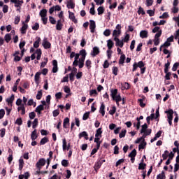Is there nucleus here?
Returning a JSON list of instances; mask_svg holds the SVG:
<instances>
[{"label": "nucleus", "instance_id": "nucleus-1", "mask_svg": "<svg viewBox=\"0 0 179 179\" xmlns=\"http://www.w3.org/2000/svg\"><path fill=\"white\" fill-rule=\"evenodd\" d=\"M110 96L112 97L113 100L116 101L117 106H120V101L122 100V98H121V95L118 94V90L117 89L110 90Z\"/></svg>", "mask_w": 179, "mask_h": 179}, {"label": "nucleus", "instance_id": "nucleus-2", "mask_svg": "<svg viewBox=\"0 0 179 179\" xmlns=\"http://www.w3.org/2000/svg\"><path fill=\"white\" fill-rule=\"evenodd\" d=\"M165 114H167L168 122L169 125H173V114H174V110L173 109H169L165 111Z\"/></svg>", "mask_w": 179, "mask_h": 179}, {"label": "nucleus", "instance_id": "nucleus-3", "mask_svg": "<svg viewBox=\"0 0 179 179\" xmlns=\"http://www.w3.org/2000/svg\"><path fill=\"white\" fill-rule=\"evenodd\" d=\"M42 45L45 50H48V48H51V43L48 41L47 38H44L42 42Z\"/></svg>", "mask_w": 179, "mask_h": 179}, {"label": "nucleus", "instance_id": "nucleus-4", "mask_svg": "<svg viewBox=\"0 0 179 179\" xmlns=\"http://www.w3.org/2000/svg\"><path fill=\"white\" fill-rule=\"evenodd\" d=\"M99 54H100V49L99 47H94L92 51L90 53V55H92V57H96V55H99Z\"/></svg>", "mask_w": 179, "mask_h": 179}, {"label": "nucleus", "instance_id": "nucleus-5", "mask_svg": "<svg viewBox=\"0 0 179 179\" xmlns=\"http://www.w3.org/2000/svg\"><path fill=\"white\" fill-rule=\"evenodd\" d=\"M52 72L57 73L58 72V62H57V60L52 61Z\"/></svg>", "mask_w": 179, "mask_h": 179}, {"label": "nucleus", "instance_id": "nucleus-6", "mask_svg": "<svg viewBox=\"0 0 179 179\" xmlns=\"http://www.w3.org/2000/svg\"><path fill=\"white\" fill-rule=\"evenodd\" d=\"M62 148H63V150H69V149H71V143H69L68 145L66 144V139L64 138L62 140Z\"/></svg>", "mask_w": 179, "mask_h": 179}, {"label": "nucleus", "instance_id": "nucleus-7", "mask_svg": "<svg viewBox=\"0 0 179 179\" xmlns=\"http://www.w3.org/2000/svg\"><path fill=\"white\" fill-rule=\"evenodd\" d=\"M45 159H40L38 160V162L36 163V167L37 169H41V167H43V166H45Z\"/></svg>", "mask_w": 179, "mask_h": 179}, {"label": "nucleus", "instance_id": "nucleus-8", "mask_svg": "<svg viewBox=\"0 0 179 179\" xmlns=\"http://www.w3.org/2000/svg\"><path fill=\"white\" fill-rule=\"evenodd\" d=\"M66 6L68 9H75V2L73 0H69L67 1Z\"/></svg>", "mask_w": 179, "mask_h": 179}, {"label": "nucleus", "instance_id": "nucleus-9", "mask_svg": "<svg viewBox=\"0 0 179 179\" xmlns=\"http://www.w3.org/2000/svg\"><path fill=\"white\" fill-rule=\"evenodd\" d=\"M29 28V25L24 22H22V27L20 29L22 34H26V31Z\"/></svg>", "mask_w": 179, "mask_h": 179}, {"label": "nucleus", "instance_id": "nucleus-10", "mask_svg": "<svg viewBox=\"0 0 179 179\" xmlns=\"http://www.w3.org/2000/svg\"><path fill=\"white\" fill-rule=\"evenodd\" d=\"M114 41L116 43V45L120 47V48H122V47H124V41H120L118 38H114Z\"/></svg>", "mask_w": 179, "mask_h": 179}, {"label": "nucleus", "instance_id": "nucleus-11", "mask_svg": "<svg viewBox=\"0 0 179 179\" xmlns=\"http://www.w3.org/2000/svg\"><path fill=\"white\" fill-rule=\"evenodd\" d=\"M69 19H71V20H72V22H73V23H78V20L75 17V13L69 11Z\"/></svg>", "mask_w": 179, "mask_h": 179}, {"label": "nucleus", "instance_id": "nucleus-12", "mask_svg": "<svg viewBox=\"0 0 179 179\" xmlns=\"http://www.w3.org/2000/svg\"><path fill=\"white\" fill-rule=\"evenodd\" d=\"M80 54L79 53H76L75 55V58H74V61L73 62V66H78V64H79V57H80Z\"/></svg>", "mask_w": 179, "mask_h": 179}, {"label": "nucleus", "instance_id": "nucleus-13", "mask_svg": "<svg viewBox=\"0 0 179 179\" xmlns=\"http://www.w3.org/2000/svg\"><path fill=\"white\" fill-rule=\"evenodd\" d=\"M40 43H41V38L37 36L36 38V41L34 43V48H38V47H40Z\"/></svg>", "mask_w": 179, "mask_h": 179}, {"label": "nucleus", "instance_id": "nucleus-14", "mask_svg": "<svg viewBox=\"0 0 179 179\" xmlns=\"http://www.w3.org/2000/svg\"><path fill=\"white\" fill-rule=\"evenodd\" d=\"M90 29L91 33H94V29H96V22L94 20H90Z\"/></svg>", "mask_w": 179, "mask_h": 179}, {"label": "nucleus", "instance_id": "nucleus-15", "mask_svg": "<svg viewBox=\"0 0 179 179\" xmlns=\"http://www.w3.org/2000/svg\"><path fill=\"white\" fill-rule=\"evenodd\" d=\"M13 100H15L14 94H12L9 98L6 99L8 106H10V107H12V104L13 103Z\"/></svg>", "mask_w": 179, "mask_h": 179}, {"label": "nucleus", "instance_id": "nucleus-16", "mask_svg": "<svg viewBox=\"0 0 179 179\" xmlns=\"http://www.w3.org/2000/svg\"><path fill=\"white\" fill-rule=\"evenodd\" d=\"M38 137V136H37V130L34 129L31 134V141H36V139H37V138Z\"/></svg>", "mask_w": 179, "mask_h": 179}, {"label": "nucleus", "instance_id": "nucleus-17", "mask_svg": "<svg viewBox=\"0 0 179 179\" xmlns=\"http://www.w3.org/2000/svg\"><path fill=\"white\" fill-rule=\"evenodd\" d=\"M44 110V106L43 105H39L38 106L36 107L35 111L36 113H38V115H40L41 114V111Z\"/></svg>", "mask_w": 179, "mask_h": 179}, {"label": "nucleus", "instance_id": "nucleus-18", "mask_svg": "<svg viewBox=\"0 0 179 179\" xmlns=\"http://www.w3.org/2000/svg\"><path fill=\"white\" fill-rule=\"evenodd\" d=\"M146 141H145V140H141V143L138 145L139 150H141V149H145L146 148Z\"/></svg>", "mask_w": 179, "mask_h": 179}, {"label": "nucleus", "instance_id": "nucleus-19", "mask_svg": "<svg viewBox=\"0 0 179 179\" xmlns=\"http://www.w3.org/2000/svg\"><path fill=\"white\" fill-rule=\"evenodd\" d=\"M120 34H121V31L117 30V29L113 30V36L114 38H118Z\"/></svg>", "mask_w": 179, "mask_h": 179}, {"label": "nucleus", "instance_id": "nucleus-20", "mask_svg": "<svg viewBox=\"0 0 179 179\" xmlns=\"http://www.w3.org/2000/svg\"><path fill=\"white\" fill-rule=\"evenodd\" d=\"M140 37L141 38H148V31L143 30L140 32Z\"/></svg>", "mask_w": 179, "mask_h": 179}, {"label": "nucleus", "instance_id": "nucleus-21", "mask_svg": "<svg viewBox=\"0 0 179 179\" xmlns=\"http://www.w3.org/2000/svg\"><path fill=\"white\" fill-rule=\"evenodd\" d=\"M146 136H148V134H146L145 133H143L142 137L138 138L136 140L135 143H141V141H145V138H146Z\"/></svg>", "mask_w": 179, "mask_h": 179}, {"label": "nucleus", "instance_id": "nucleus-22", "mask_svg": "<svg viewBox=\"0 0 179 179\" xmlns=\"http://www.w3.org/2000/svg\"><path fill=\"white\" fill-rule=\"evenodd\" d=\"M106 108V106H104V103H101L99 109V112L101 113L102 117H104V115L106 114V111L104 109Z\"/></svg>", "mask_w": 179, "mask_h": 179}, {"label": "nucleus", "instance_id": "nucleus-23", "mask_svg": "<svg viewBox=\"0 0 179 179\" xmlns=\"http://www.w3.org/2000/svg\"><path fill=\"white\" fill-rule=\"evenodd\" d=\"M12 3H15V8H22V5H23L24 1L23 0H21L16 2H12Z\"/></svg>", "mask_w": 179, "mask_h": 179}, {"label": "nucleus", "instance_id": "nucleus-24", "mask_svg": "<svg viewBox=\"0 0 179 179\" xmlns=\"http://www.w3.org/2000/svg\"><path fill=\"white\" fill-rule=\"evenodd\" d=\"M24 166V161L23 159L20 158L19 159V170L22 171L23 170V167Z\"/></svg>", "mask_w": 179, "mask_h": 179}, {"label": "nucleus", "instance_id": "nucleus-25", "mask_svg": "<svg viewBox=\"0 0 179 179\" xmlns=\"http://www.w3.org/2000/svg\"><path fill=\"white\" fill-rule=\"evenodd\" d=\"M63 127H64V128H68L69 127V118L66 117L64 120Z\"/></svg>", "mask_w": 179, "mask_h": 179}, {"label": "nucleus", "instance_id": "nucleus-26", "mask_svg": "<svg viewBox=\"0 0 179 179\" xmlns=\"http://www.w3.org/2000/svg\"><path fill=\"white\" fill-rule=\"evenodd\" d=\"M101 134H103V131H101V128H99L96 130V134H95V137L96 138H101Z\"/></svg>", "mask_w": 179, "mask_h": 179}, {"label": "nucleus", "instance_id": "nucleus-27", "mask_svg": "<svg viewBox=\"0 0 179 179\" xmlns=\"http://www.w3.org/2000/svg\"><path fill=\"white\" fill-rule=\"evenodd\" d=\"M36 54L37 55L36 59H37L38 61H40V59H41V54H42V52H41V49H38V50H36Z\"/></svg>", "mask_w": 179, "mask_h": 179}, {"label": "nucleus", "instance_id": "nucleus-28", "mask_svg": "<svg viewBox=\"0 0 179 179\" xmlns=\"http://www.w3.org/2000/svg\"><path fill=\"white\" fill-rule=\"evenodd\" d=\"M88 135H87V133L86 131H83L81 133H80L79 134V138H85V139L87 140L88 138H87Z\"/></svg>", "mask_w": 179, "mask_h": 179}, {"label": "nucleus", "instance_id": "nucleus-29", "mask_svg": "<svg viewBox=\"0 0 179 179\" xmlns=\"http://www.w3.org/2000/svg\"><path fill=\"white\" fill-rule=\"evenodd\" d=\"M99 141H100V137H95L94 142L95 143H96L97 149H100V144L101 143V142H100Z\"/></svg>", "mask_w": 179, "mask_h": 179}, {"label": "nucleus", "instance_id": "nucleus-30", "mask_svg": "<svg viewBox=\"0 0 179 179\" xmlns=\"http://www.w3.org/2000/svg\"><path fill=\"white\" fill-rule=\"evenodd\" d=\"M4 40L6 41V43H9L10 40H12V36H10V34H7L4 36Z\"/></svg>", "mask_w": 179, "mask_h": 179}, {"label": "nucleus", "instance_id": "nucleus-31", "mask_svg": "<svg viewBox=\"0 0 179 179\" xmlns=\"http://www.w3.org/2000/svg\"><path fill=\"white\" fill-rule=\"evenodd\" d=\"M40 16L41 17H47V9H43L40 11Z\"/></svg>", "mask_w": 179, "mask_h": 179}, {"label": "nucleus", "instance_id": "nucleus-32", "mask_svg": "<svg viewBox=\"0 0 179 179\" xmlns=\"http://www.w3.org/2000/svg\"><path fill=\"white\" fill-rule=\"evenodd\" d=\"M19 55V52H15L14 54V61H15L16 62L20 61V59H22V58L18 56Z\"/></svg>", "mask_w": 179, "mask_h": 179}, {"label": "nucleus", "instance_id": "nucleus-33", "mask_svg": "<svg viewBox=\"0 0 179 179\" xmlns=\"http://www.w3.org/2000/svg\"><path fill=\"white\" fill-rule=\"evenodd\" d=\"M38 125V119L35 118L33 123H32V128L34 129H36V128H37Z\"/></svg>", "mask_w": 179, "mask_h": 179}, {"label": "nucleus", "instance_id": "nucleus-34", "mask_svg": "<svg viewBox=\"0 0 179 179\" xmlns=\"http://www.w3.org/2000/svg\"><path fill=\"white\" fill-rule=\"evenodd\" d=\"M56 29L57 30H62V24L61 23V20H59L57 21V23L56 24Z\"/></svg>", "mask_w": 179, "mask_h": 179}, {"label": "nucleus", "instance_id": "nucleus-35", "mask_svg": "<svg viewBox=\"0 0 179 179\" xmlns=\"http://www.w3.org/2000/svg\"><path fill=\"white\" fill-rule=\"evenodd\" d=\"M107 45H108V50H111V48H113V46L114 45V43L111 40H108Z\"/></svg>", "mask_w": 179, "mask_h": 179}, {"label": "nucleus", "instance_id": "nucleus-36", "mask_svg": "<svg viewBox=\"0 0 179 179\" xmlns=\"http://www.w3.org/2000/svg\"><path fill=\"white\" fill-rule=\"evenodd\" d=\"M85 66L87 68V69H90L92 68V61H90V59L86 60Z\"/></svg>", "mask_w": 179, "mask_h": 179}, {"label": "nucleus", "instance_id": "nucleus-37", "mask_svg": "<svg viewBox=\"0 0 179 179\" xmlns=\"http://www.w3.org/2000/svg\"><path fill=\"white\" fill-rule=\"evenodd\" d=\"M98 15H103L104 13V7L100 6L97 8Z\"/></svg>", "mask_w": 179, "mask_h": 179}, {"label": "nucleus", "instance_id": "nucleus-38", "mask_svg": "<svg viewBox=\"0 0 179 179\" xmlns=\"http://www.w3.org/2000/svg\"><path fill=\"white\" fill-rule=\"evenodd\" d=\"M145 167H146V164H144L143 160H142V163L139 164L138 170H145Z\"/></svg>", "mask_w": 179, "mask_h": 179}, {"label": "nucleus", "instance_id": "nucleus-39", "mask_svg": "<svg viewBox=\"0 0 179 179\" xmlns=\"http://www.w3.org/2000/svg\"><path fill=\"white\" fill-rule=\"evenodd\" d=\"M157 179H166V175L164 174V171H162L157 176Z\"/></svg>", "mask_w": 179, "mask_h": 179}, {"label": "nucleus", "instance_id": "nucleus-40", "mask_svg": "<svg viewBox=\"0 0 179 179\" xmlns=\"http://www.w3.org/2000/svg\"><path fill=\"white\" fill-rule=\"evenodd\" d=\"M124 62H125V55H122L119 59V64L122 65V64H124Z\"/></svg>", "mask_w": 179, "mask_h": 179}, {"label": "nucleus", "instance_id": "nucleus-41", "mask_svg": "<svg viewBox=\"0 0 179 179\" xmlns=\"http://www.w3.org/2000/svg\"><path fill=\"white\" fill-rule=\"evenodd\" d=\"M47 62H48V58L45 57L43 62L41 64V68H44L47 65Z\"/></svg>", "mask_w": 179, "mask_h": 179}, {"label": "nucleus", "instance_id": "nucleus-42", "mask_svg": "<svg viewBox=\"0 0 179 179\" xmlns=\"http://www.w3.org/2000/svg\"><path fill=\"white\" fill-rule=\"evenodd\" d=\"M147 130H148V124H144L142 126V129L141 130V134H145V132H146Z\"/></svg>", "mask_w": 179, "mask_h": 179}, {"label": "nucleus", "instance_id": "nucleus-43", "mask_svg": "<svg viewBox=\"0 0 179 179\" xmlns=\"http://www.w3.org/2000/svg\"><path fill=\"white\" fill-rule=\"evenodd\" d=\"M113 73L115 75V76H117L118 75V67L117 66H113L112 69Z\"/></svg>", "mask_w": 179, "mask_h": 179}, {"label": "nucleus", "instance_id": "nucleus-44", "mask_svg": "<svg viewBox=\"0 0 179 179\" xmlns=\"http://www.w3.org/2000/svg\"><path fill=\"white\" fill-rule=\"evenodd\" d=\"M48 142V138L44 137L41 140L40 145H45Z\"/></svg>", "mask_w": 179, "mask_h": 179}, {"label": "nucleus", "instance_id": "nucleus-45", "mask_svg": "<svg viewBox=\"0 0 179 179\" xmlns=\"http://www.w3.org/2000/svg\"><path fill=\"white\" fill-rule=\"evenodd\" d=\"M127 135V130L122 129L119 134V138H124Z\"/></svg>", "mask_w": 179, "mask_h": 179}, {"label": "nucleus", "instance_id": "nucleus-46", "mask_svg": "<svg viewBox=\"0 0 179 179\" xmlns=\"http://www.w3.org/2000/svg\"><path fill=\"white\" fill-rule=\"evenodd\" d=\"M41 75V73H40V72H37L35 74V76H34L35 82H38V80H40Z\"/></svg>", "mask_w": 179, "mask_h": 179}, {"label": "nucleus", "instance_id": "nucleus-47", "mask_svg": "<svg viewBox=\"0 0 179 179\" xmlns=\"http://www.w3.org/2000/svg\"><path fill=\"white\" fill-rule=\"evenodd\" d=\"M69 164V162H68V160L63 159L62 161V166H63L64 167H68Z\"/></svg>", "mask_w": 179, "mask_h": 179}, {"label": "nucleus", "instance_id": "nucleus-48", "mask_svg": "<svg viewBox=\"0 0 179 179\" xmlns=\"http://www.w3.org/2000/svg\"><path fill=\"white\" fill-rule=\"evenodd\" d=\"M101 162H99V161H98L95 165H94V169L95 170H99V169H100V167H101Z\"/></svg>", "mask_w": 179, "mask_h": 179}, {"label": "nucleus", "instance_id": "nucleus-49", "mask_svg": "<svg viewBox=\"0 0 179 179\" xmlns=\"http://www.w3.org/2000/svg\"><path fill=\"white\" fill-rule=\"evenodd\" d=\"M135 156H136V150L134 149L129 155V157H135Z\"/></svg>", "mask_w": 179, "mask_h": 179}, {"label": "nucleus", "instance_id": "nucleus-50", "mask_svg": "<svg viewBox=\"0 0 179 179\" xmlns=\"http://www.w3.org/2000/svg\"><path fill=\"white\" fill-rule=\"evenodd\" d=\"M171 10H172L173 13H178L179 8H178V7L173 6Z\"/></svg>", "mask_w": 179, "mask_h": 179}, {"label": "nucleus", "instance_id": "nucleus-51", "mask_svg": "<svg viewBox=\"0 0 179 179\" xmlns=\"http://www.w3.org/2000/svg\"><path fill=\"white\" fill-rule=\"evenodd\" d=\"M136 65L138 68H143V66H145V64L142 61H140L138 63H136Z\"/></svg>", "mask_w": 179, "mask_h": 179}, {"label": "nucleus", "instance_id": "nucleus-52", "mask_svg": "<svg viewBox=\"0 0 179 179\" xmlns=\"http://www.w3.org/2000/svg\"><path fill=\"white\" fill-rule=\"evenodd\" d=\"M169 17V13H164L162 15L159 16V19H167Z\"/></svg>", "mask_w": 179, "mask_h": 179}, {"label": "nucleus", "instance_id": "nucleus-53", "mask_svg": "<svg viewBox=\"0 0 179 179\" xmlns=\"http://www.w3.org/2000/svg\"><path fill=\"white\" fill-rule=\"evenodd\" d=\"M27 104H28L29 106H34V107H36V102H34V101H33V99H29V100L28 101Z\"/></svg>", "mask_w": 179, "mask_h": 179}, {"label": "nucleus", "instance_id": "nucleus-54", "mask_svg": "<svg viewBox=\"0 0 179 179\" xmlns=\"http://www.w3.org/2000/svg\"><path fill=\"white\" fill-rule=\"evenodd\" d=\"M103 34L106 36V37H108V36H110V34H111V31L110 29H106L103 31Z\"/></svg>", "mask_w": 179, "mask_h": 179}, {"label": "nucleus", "instance_id": "nucleus-55", "mask_svg": "<svg viewBox=\"0 0 179 179\" xmlns=\"http://www.w3.org/2000/svg\"><path fill=\"white\" fill-rule=\"evenodd\" d=\"M64 90L65 93H67V94H69V93H71V88H69V87L68 86H64Z\"/></svg>", "mask_w": 179, "mask_h": 179}, {"label": "nucleus", "instance_id": "nucleus-56", "mask_svg": "<svg viewBox=\"0 0 179 179\" xmlns=\"http://www.w3.org/2000/svg\"><path fill=\"white\" fill-rule=\"evenodd\" d=\"M138 15H145V10H143V8L142 7H139L138 8Z\"/></svg>", "mask_w": 179, "mask_h": 179}, {"label": "nucleus", "instance_id": "nucleus-57", "mask_svg": "<svg viewBox=\"0 0 179 179\" xmlns=\"http://www.w3.org/2000/svg\"><path fill=\"white\" fill-rule=\"evenodd\" d=\"M89 114H90V113L89 112H86L83 116V121H86V120H87V118H89Z\"/></svg>", "mask_w": 179, "mask_h": 179}, {"label": "nucleus", "instance_id": "nucleus-58", "mask_svg": "<svg viewBox=\"0 0 179 179\" xmlns=\"http://www.w3.org/2000/svg\"><path fill=\"white\" fill-rule=\"evenodd\" d=\"M145 5L146 6H152L153 5V0H146Z\"/></svg>", "mask_w": 179, "mask_h": 179}, {"label": "nucleus", "instance_id": "nucleus-59", "mask_svg": "<svg viewBox=\"0 0 179 179\" xmlns=\"http://www.w3.org/2000/svg\"><path fill=\"white\" fill-rule=\"evenodd\" d=\"M49 21L52 24H55V23H57V21L55 20V19L52 16L49 17Z\"/></svg>", "mask_w": 179, "mask_h": 179}, {"label": "nucleus", "instance_id": "nucleus-60", "mask_svg": "<svg viewBox=\"0 0 179 179\" xmlns=\"http://www.w3.org/2000/svg\"><path fill=\"white\" fill-rule=\"evenodd\" d=\"M29 117L30 120H34V118L36 117V113H34V112H31V113L29 114Z\"/></svg>", "mask_w": 179, "mask_h": 179}, {"label": "nucleus", "instance_id": "nucleus-61", "mask_svg": "<svg viewBox=\"0 0 179 179\" xmlns=\"http://www.w3.org/2000/svg\"><path fill=\"white\" fill-rule=\"evenodd\" d=\"M178 66H179V63H175L172 67V71H173V72H176Z\"/></svg>", "mask_w": 179, "mask_h": 179}, {"label": "nucleus", "instance_id": "nucleus-62", "mask_svg": "<svg viewBox=\"0 0 179 179\" xmlns=\"http://www.w3.org/2000/svg\"><path fill=\"white\" fill-rule=\"evenodd\" d=\"M8 9H9V6H8V5L3 6V13H8Z\"/></svg>", "mask_w": 179, "mask_h": 179}, {"label": "nucleus", "instance_id": "nucleus-63", "mask_svg": "<svg viewBox=\"0 0 179 179\" xmlns=\"http://www.w3.org/2000/svg\"><path fill=\"white\" fill-rule=\"evenodd\" d=\"M159 31H162V29H160L159 27H155L152 29V33H158Z\"/></svg>", "mask_w": 179, "mask_h": 179}, {"label": "nucleus", "instance_id": "nucleus-64", "mask_svg": "<svg viewBox=\"0 0 179 179\" xmlns=\"http://www.w3.org/2000/svg\"><path fill=\"white\" fill-rule=\"evenodd\" d=\"M147 13L149 15V16H155V11L152 10H147Z\"/></svg>", "mask_w": 179, "mask_h": 179}]
</instances>
